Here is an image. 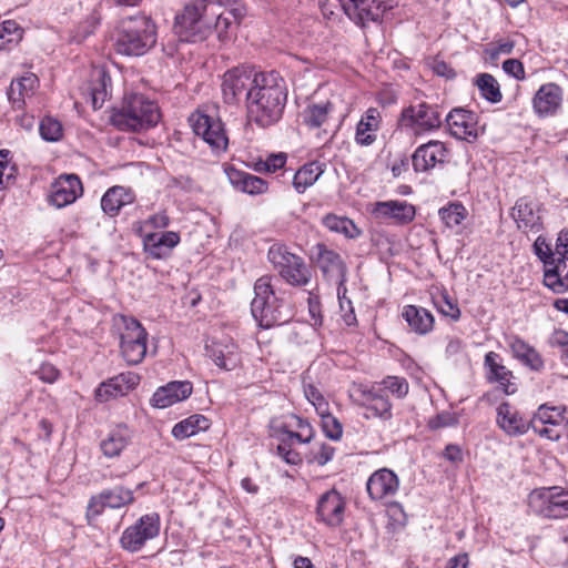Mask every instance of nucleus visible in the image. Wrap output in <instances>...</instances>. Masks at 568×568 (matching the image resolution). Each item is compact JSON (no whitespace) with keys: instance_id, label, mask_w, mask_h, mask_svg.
<instances>
[{"instance_id":"f257e3e1","label":"nucleus","mask_w":568,"mask_h":568,"mask_svg":"<svg viewBox=\"0 0 568 568\" xmlns=\"http://www.w3.org/2000/svg\"><path fill=\"white\" fill-rule=\"evenodd\" d=\"M215 8H224L222 12L230 14L236 26L245 16V8L236 0H190L183 11L175 17L174 32L181 41L197 42L211 34L209 12L215 14Z\"/></svg>"},{"instance_id":"f03ea898","label":"nucleus","mask_w":568,"mask_h":568,"mask_svg":"<svg viewBox=\"0 0 568 568\" xmlns=\"http://www.w3.org/2000/svg\"><path fill=\"white\" fill-rule=\"evenodd\" d=\"M287 99L284 79L274 71L260 72V80L246 93L247 116L261 128L280 121Z\"/></svg>"},{"instance_id":"7ed1b4c3","label":"nucleus","mask_w":568,"mask_h":568,"mask_svg":"<svg viewBox=\"0 0 568 568\" xmlns=\"http://www.w3.org/2000/svg\"><path fill=\"white\" fill-rule=\"evenodd\" d=\"M272 276H261L254 284V298L251 312L255 321L263 328L287 323L293 317L291 303L284 293H277L272 284Z\"/></svg>"},{"instance_id":"20e7f679","label":"nucleus","mask_w":568,"mask_h":568,"mask_svg":"<svg viewBox=\"0 0 568 568\" xmlns=\"http://www.w3.org/2000/svg\"><path fill=\"white\" fill-rule=\"evenodd\" d=\"M161 119L158 104L140 93L125 94L113 110L111 122L122 131H143L155 126Z\"/></svg>"},{"instance_id":"39448f33","label":"nucleus","mask_w":568,"mask_h":568,"mask_svg":"<svg viewBox=\"0 0 568 568\" xmlns=\"http://www.w3.org/2000/svg\"><path fill=\"white\" fill-rule=\"evenodd\" d=\"M156 43V27L146 16L128 17L118 28L116 51L125 55H142Z\"/></svg>"},{"instance_id":"423d86ee","label":"nucleus","mask_w":568,"mask_h":568,"mask_svg":"<svg viewBox=\"0 0 568 568\" xmlns=\"http://www.w3.org/2000/svg\"><path fill=\"white\" fill-rule=\"evenodd\" d=\"M115 323L122 327L120 348L123 358L129 365H138L146 354L148 332L134 317L119 315Z\"/></svg>"},{"instance_id":"0eeeda50","label":"nucleus","mask_w":568,"mask_h":568,"mask_svg":"<svg viewBox=\"0 0 568 568\" xmlns=\"http://www.w3.org/2000/svg\"><path fill=\"white\" fill-rule=\"evenodd\" d=\"M531 430L541 438L558 442L568 432L566 406L541 404L530 418Z\"/></svg>"},{"instance_id":"6e6552de","label":"nucleus","mask_w":568,"mask_h":568,"mask_svg":"<svg viewBox=\"0 0 568 568\" xmlns=\"http://www.w3.org/2000/svg\"><path fill=\"white\" fill-rule=\"evenodd\" d=\"M268 261L282 278L294 286H305L311 280V273L302 257L287 251L284 245L274 244L267 253Z\"/></svg>"},{"instance_id":"1a4fd4ad","label":"nucleus","mask_w":568,"mask_h":568,"mask_svg":"<svg viewBox=\"0 0 568 568\" xmlns=\"http://www.w3.org/2000/svg\"><path fill=\"white\" fill-rule=\"evenodd\" d=\"M442 123L440 108L427 102L404 108L399 118V125L416 135L435 131L442 126Z\"/></svg>"},{"instance_id":"9d476101","label":"nucleus","mask_w":568,"mask_h":568,"mask_svg":"<svg viewBox=\"0 0 568 568\" xmlns=\"http://www.w3.org/2000/svg\"><path fill=\"white\" fill-rule=\"evenodd\" d=\"M193 132L210 145L213 152H225L229 145V138L224 124L220 118L204 113L193 112L189 118Z\"/></svg>"},{"instance_id":"9b49d317","label":"nucleus","mask_w":568,"mask_h":568,"mask_svg":"<svg viewBox=\"0 0 568 568\" xmlns=\"http://www.w3.org/2000/svg\"><path fill=\"white\" fill-rule=\"evenodd\" d=\"M161 520L156 513L141 516L133 525L126 527L120 538L121 547L129 552L140 551L144 545L160 534Z\"/></svg>"},{"instance_id":"f8f14e48","label":"nucleus","mask_w":568,"mask_h":568,"mask_svg":"<svg viewBox=\"0 0 568 568\" xmlns=\"http://www.w3.org/2000/svg\"><path fill=\"white\" fill-rule=\"evenodd\" d=\"M530 506L547 518L568 517V490L560 487L544 488L534 491L529 498Z\"/></svg>"},{"instance_id":"ddd939ff","label":"nucleus","mask_w":568,"mask_h":568,"mask_svg":"<svg viewBox=\"0 0 568 568\" xmlns=\"http://www.w3.org/2000/svg\"><path fill=\"white\" fill-rule=\"evenodd\" d=\"M260 80V72L245 67H237L226 71L222 81V93L224 102L233 104L242 95L251 92L253 85Z\"/></svg>"},{"instance_id":"4468645a","label":"nucleus","mask_w":568,"mask_h":568,"mask_svg":"<svg viewBox=\"0 0 568 568\" xmlns=\"http://www.w3.org/2000/svg\"><path fill=\"white\" fill-rule=\"evenodd\" d=\"M134 501V493L124 486L106 488L93 495L88 503L87 518L89 521L99 517L104 508L119 509Z\"/></svg>"},{"instance_id":"2eb2a0df","label":"nucleus","mask_w":568,"mask_h":568,"mask_svg":"<svg viewBox=\"0 0 568 568\" xmlns=\"http://www.w3.org/2000/svg\"><path fill=\"white\" fill-rule=\"evenodd\" d=\"M540 211L541 205L536 200L521 196L511 207L510 216L519 231L539 233L544 229Z\"/></svg>"},{"instance_id":"dca6fc26","label":"nucleus","mask_w":568,"mask_h":568,"mask_svg":"<svg viewBox=\"0 0 568 568\" xmlns=\"http://www.w3.org/2000/svg\"><path fill=\"white\" fill-rule=\"evenodd\" d=\"M445 122L456 139L473 142L479 135L478 116L473 111L455 108L446 115Z\"/></svg>"},{"instance_id":"f3484780","label":"nucleus","mask_w":568,"mask_h":568,"mask_svg":"<svg viewBox=\"0 0 568 568\" xmlns=\"http://www.w3.org/2000/svg\"><path fill=\"white\" fill-rule=\"evenodd\" d=\"M341 4L348 18L362 27L379 21L388 9L382 0H344Z\"/></svg>"},{"instance_id":"a211bd4d","label":"nucleus","mask_w":568,"mask_h":568,"mask_svg":"<svg viewBox=\"0 0 568 568\" xmlns=\"http://www.w3.org/2000/svg\"><path fill=\"white\" fill-rule=\"evenodd\" d=\"M346 503L342 495L331 489L323 494L317 503L316 514L321 521L328 527H338L344 521Z\"/></svg>"},{"instance_id":"6ab92c4d","label":"nucleus","mask_w":568,"mask_h":568,"mask_svg":"<svg viewBox=\"0 0 568 568\" xmlns=\"http://www.w3.org/2000/svg\"><path fill=\"white\" fill-rule=\"evenodd\" d=\"M82 192V183L78 175H60L51 185L50 203L62 209L73 203Z\"/></svg>"},{"instance_id":"aec40b11","label":"nucleus","mask_w":568,"mask_h":568,"mask_svg":"<svg viewBox=\"0 0 568 568\" xmlns=\"http://www.w3.org/2000/svg\"><path fill=\"white\" fill-rule=\"evenodd\" d=\"M399 488L397 475L388 469L375 470L367 479L366 490L372 500L381 501L394 497Z\"/></svg>"},{"instance_id":"412c9836","label":"nucleus","mask_w":568,"mask_h":568,"mask_svg":"<svg viewBox=\"0 0 568 568\" xmlns=\"http://www.w3.org/2000/svg\"><path fill=\"white\" fill-rule=\"evenodd\" d=\"M311 258L316 263L326 277L338 278L341 283L345 281L346 265L337 252L329 250L322 243H318L312 248Z\"/></svg>"},{"instance_id":"4be33fe9","label":"nucleus","mask_w":568,"mask_h":568,"mask_svg":"<svg viewBox=\"0 0 568 568\" xmlns=\"http://www.w3.org/2000/svg\"><path fill=\"white\" fill-rule=\"evenodd\" d=\"M562 90L552 82L542 84L534 95L532 108L540 118L552 116L561 108Z\"/></svg>"},{"instance_id":"5701e85b","label":"nucleus","mask_w":568,"mask_h":568,"mask_svg":"<svg viewBox=\"0 0 568 568\" xmlns=\"http://www.w3.org/2000/svg\"><path fill=\"white\" fill-rule=\"evenodd\" d=\"M484 366L488 382L497 383L507 395L516 393L517 386L511 382V379H514V374L503 364L501 357L498 353L488 352L485 355Z\"/></svg>"},{"instance_id":"b1692460","label":"nucleus","mask_w":568,"mask_h":568,"mask_svg":"<svg viewBox=\"0 0 568 568\" xmlns=\"http://www.w3.org/2000/svg\"><path fill=\"white\" fill-rule=\"evenodd\" d=\"M496 413V423L498 427L508 436L519 437L531 429L530 419L526 420L508 402L499 404Z\"/></svg>"},{"instance_id":"393cba45","label":"nucleus","mask_w":568,"mask_h":568,"mask_svg":"<svg viewBox=\"0 0 568 568\" xmlns=\"http://www.w3.org/2000/svg\"><path fill=\"white\" fill-rule=\"evenodd\" d=\"M205 354L225 371L234 369L241 362L236 344L229 339H211L205 344Z\"/></svg>"},{"instance_id":"a878e982","label":"nucleus","mask_w":568,"mask_h":568,"mask_svg":"<svg viewBox=\"0 0 568 568\" xmlns=\"http://www.w3.org/2000/svg\"><path fill=\"white\" fill-rule=\"evenodd\" d=\"M192 390V383L187 381L170 382L154 392L150 403L155 408H166L190 397Z\"/></svg>"},{"instance_id":"bb28decb","label":"nucleus","mask_w":568,"mask_h":568,"mask_svg":"<svg viewBox=\"0 0 568 568\" xmlns=\"http://www.w3.org/2000/svg\"><path fill=\"white\" fill-rule=\"evenodd\" d=\"M446 149L439 141H429L418 146L412 155V164L416 172H426L437 163H443Z\"/></svg>"},{"instance_id":"cd10ccee","label":"nucleus","mask_w":568,"mask_h":568,"mask_svg":"<svg viewBox=\"0 0 568 568\" xmlns=\"http://www.w3.org/2000/svg\"><path fill=\"white\" fill-rule=\"evenodd\" d=\"M361 404L376 417L383 420H389L393 417L392 403L381 386L359 389Z\"/></svg>"},{"instance_id":"c85d7f7f","label":"nucleus","mask_w":568,"mask_h":568,"mask_svg":"<svg viewBox=\"0 0 568 568\" xmlns=\"http://www.w3.org/2000/svg\"><path fill=\"white\" fill-rule=\"evenodd\" d=\"M373 212L377 217L393 220L396 224L410 223L416 214L414 205L405 201L377 202Z\"/></svg>"},{"instance_id":"c756f323","label":"nucleus","mask_w":568,"mask_h":568,"mask_svg":"<svg viewBox=\"0 0 568 568\" xmlns=\"http://www.w3.org/2000/svg\"><path fill=\"white\" fill-rule=\"evenodd\" d=\"M139 384V376L134 373H122L103 382L95 390L99 400L105 402L110 397L122 396Z\"/></svg>"},{"instance_id":"7c9ffc66","label":"nucleus","mask_w":568,"mask_h":568,"mask_svg":"<svg viewBox=\"0 0 568 568\" xmlns=\"http://www.w3.org/2000/svg\"><path fill=\"white\" fill-rule=\"evenodd\" d=\"M180 242L176 232L150 233L143 239L145 252L153 258H164L170 255L173 247Z\"/></svg>"},{"instance_id":"2f4dec72","label":"nucleus","mask_w":568,"mask_h":568,"mask_svg":"<svg viewBox=\"0 0 568 568\" xmlns=\"http://www.w3.org/2000/svg\"><path fill=\"white\" fill-rule=\"evenodd\" d=\"M403 318L406 321L409 328L419 335H426L434 328L433 314L420 306L406 305L402 313Z\"/></svg>"},{"instance_id":"473e14b6","label":"nucleus","mask_w":568,"mask_h":568,"mask_svg":"<svg viewBox=\"0 0 568 568\" xmlns=\"http://www.w3.org/2000/svg\"><path fill=\"white\" fill-rule=\"evenodd\" d=\"M513 356L532 371H540L544 361L540 354L528 343L518 336L507 338Z\"/></svg>"},{"instance_id":"72a5a7b5","label":"nucleus","mask_w":568,"mask_h":568,"mask_svg":"<svg viewBox=\"0 0 568 568\" xmlns=\"http://www.w3.org/2000/svg\"><path fill=\"white\" fill-rule=\"evenodd\" d=\"M134 194L130 189L115 185L110 187L101 199V209L109 216H115L120 210L134 202Z\"/></svg>"},{"instance_id":"f704fd0d","label":"nucleus","mask_w":568,"mask_h":568,"mask_svg":"<svg viewBox=\"0 0 568 568\" xmlns=\"http://www.w3.org/2000/svg\"><path fill=\"white\" fill-rule=\"evenodd\" d=\"M283 437L276 447L277 455L288 465H298L302 462L300 453L293 449V440L298 443H311L312 436L303 432L282 430Z\"/></svg>"},{"instance_id":"c9c22d12","label":"nucleus","mask_w":568,"mask_h":568,"mask_svg":"<svg viewBox=\"0 0 568 568\" xmlns=\"http://www.w3.org/2000/svg\"><path fill=\"white\" fill-rule=\"evenodd\" d=\"M39 79L33 73H27L23 77L12 80L8 90V98L18 109H21L24 104L26 98L33 95Z\"/></svg>"},{"instance_id":"e433bc0d","label":"nucleus","mask_w":568,"mask_h":568,"mask_svg":"<svg viewBox=\"0 0 568 568\" xmlns=\"http://www.w3.org/2000/svg\"><path fill=\"white\" fill-rule=\"evenodd\" d=\"M130 440V429L124 425H119L101 440L100 448L105 457L114 458L120 456L122 450L129 445Z\"/></svg>"},{"instance_id":"4c0bfd02","label":"nucleus","mask_w":568,"mask_h":568,"mask_svg":"<svg viewBox=\"0 0 568 568\" xmlns=\"http://www.w3.org/2000/svg\"><path fill=\"white\" fill-rule=\"evenodd\" d=\"M381 114L375 108L368 109L361 118L356 128V142L361 145H371L376 140V132L379 129Z\"/></svg>"},{"instance_id":"58836bf2","label":"nucleus","mask_w":568,"mask_h":568,"mask_svg":"<svg viewBox=\"0 0 568 568\" xmlns=\"http://www.w3.org/2000/svg\"><path fill=\"white\" fill-rule=\"evenodd\" d=\"M229 178L231 183L244 193L256 195L267 191V182L251 173L233 170Z\"/></svg>"},{"instance_id":"ea45409f","label":"nucleus","mask_w":568,"mask_h":568,"mask_svg":"<svg viewBox=\"0 0 568 568\" xmlns=\"http://www.w3.org/2000/svg\"><path fill=\"white\" fill-rule=\"evenodd\" d=\"M210 426L211 423L209 418L201 414H194L175 424L172 428V436L175 439L182 440L192 437L200 432L207 430Z\"/></svg>"},{"instance_id":"a19ab883","label":"nucleus","mask_w":568,"mask_h":568,"mask_svg":"<svg viewBox=\"0 0 568 568\" xmlns=\"http://www.w3.org/2000/svg\"><path fill=\"white\" fill-rule=\"evenodd\" d=\"M565 268L566 262L562 258H557V262H555V264H549L545 268L544 283L555 293L560 294L568 290V284L566 283L565 275H561Z\"/></svg>"},{"instance_id":"79ce46f5","label":"nucleus","mask_w":568,"mask_h":568,"mask_svg":"<svg viewBox=\"0 0 568 568\" xmlns=\"http://www.w3.org/2000/svg\"><path fill=\"white\" fill-rule=\"evenodd\" d=\"M323 170L317 162H311L303 165L295 174L293 179V185L298 193H303L308 186L313 185Z\"/></svg>"},{"instance_id":"37998d69","label":"nucleus","mask_w":568,"mask_h":568,"mask_svg":"<svg viewBox=\"0 0 568 568\" xmlns=\"http://www.w3.org/2000/svg\"><path fill=\"white\" fill-rule=\"evenodd\" d=\"M332 110L333 104L329 101L310 104L303 111V121L310 128H318L326 121Z\"/></svg>"},{"instance_id":"c03bdc74","label":"nucleus","mask_w":568,"mask_h":568,"mask_svg":"<svg viewBox=\"0 0 568 568\" xmlns=\"http://www.w3.org/2000/svg\"><path fill=\"white\" fill-rule=\"evenodd\" d=\"M476 85L484 99L490 103H498L503 99L497 80L489 73H480L476 78Z\"/></svg>"},{"instance_id":"a18cd8bd","label":"nucleus","mask_w":568,"mask_h":568,"mask_svg":"<svg viewBox=\"0 0 568 568\" xmlns=\"http://www.w3.org/2000/svg\"><path fill=\"white\" fill-rule=\"evenodd\" d=\"M323 223L328 230L344 234L348 239H355L359 235V230L355 223L347 217L327 214L323 219Z\"/></svg>"},{"instance_id":"49530a36","label":"nucleus","mask_w":568,"mask_h":568,"mask_svg":"<svg viewBox=\"0 0 568 568\" xmlns=\"http://www.w3.org/2000/svg\"><path fill=\"white\" fill-rule=\"evenodd\" d=\"M95 81L91 89L92 105L94 109H100L109 95L111 77L101 69L95 72Z\"/></svg>"},{"instance_id":"de8ad7c7","label":"nucleus","mask_w":568,"mask_h":568,"mask_svg":"<svg viewBox=\"0 0 568 568\" xmlns=\"http://www.w3.org/2000/svg\"><path fill=\"white\" fill-rule=\"evenodd\" d=\"M438 214L444 224L447 227L453 229L460 225L462 222L466 219L467 210L462 203L453 202L442 207L438 211Z\"/></svg>"},{"instance_id":"09e8293b","label":"nucleus","mask_w":568,"mask_h":568,"mask_svg":"<svg viewBox=\"0 0 568 568\" xmlns=\"http://www.w3.org/2000/svg\"><path fill=\"white\" fill-rule=\"evenodd\" d=\"M220 8H215V14L209 12V21L211 22V32L214 30L220 41L230 39V30L236 24L232 22L230 14L219 11Z\"/></svg>"},{"instance_id":"8fccbe9b","label":"nucleus","mask_w":568,"mask_h":568,"mask_svg":"<svg viewBox=\"0 0 568 568\" xmlns=\"http://www.w3.org/2000/svg\"><path fill=\"white\" fill-rule=\"evenodd\" d=\"M335 448L326 443L315 442L310 452L305 455L308 464H317L324 466L333 459Z\"/></svg>"},{"instance_id":"3c124183","label":"nucleus","mask_w":568,"mask_h":568,"mask_svg":"<svg viewBox=\"0 0 568 568\" xmlns=\"http://www.w3.org/2000/svg\"><path fill=\"white\" fill-rule=\"evenodd\" d=\"M22 29L13 20L3 21L0 24V50L7 49L10 44H16L22 39Z\"/></svg>"},{"instance_id":"603ef678","label":"nucleus","mask_w":568,"mask_h":568,"mask_svg":"<svg viewBox=\"0 0 568 568\" xmlns=\"http://www.w3.org/2000/svg\"><path fill=\"white\" fill-rule=\"evenodd\" d=\"M40 135L49 142L59 141L62 138V124L54 118L45 116L41 120L39 126Z\"/></svg>"},{"instance_id":"864d4df0","label":"nucleus","mask_w":568,"mask_h":568,"mask_svg":"<svg viewBox=\"0 0 568 568\" xmlns=\"http://www.w3.org/2000/svg\"><path fill=\"white\" fill-rule=\"evenodd\" d=\"M378 386L386 393H392L397 398H404L409 390L408 382L399 376H386Z\"/></svg>"},{"instance_id":"5fc2aeb1","label":"nucleus","mask_w":568,"mask_h":568,"mask_svg":"<svg viewBox=\"0 0 568 568\" xmlns=\"http://www.w3.org/2000/svg\"><path fill=\"white\" fill-rule=\"evenodd\" d=\"M100 16L93 11L84 21H82L75 29L72 37L73 41L80 43L91 36L97 27L100 24Z\"/></svg>"},{"instance_id":"6e6d98bb","label":"nucleus","mask_w":568,"mask_h":568,"mask_svg":"<svg viewBox=\"0 0 568 568\" xmlns=\"http://www.w3.org/2000/svg\"><path fill=\"white\" fill-rule=\"evenodd\" d=\"M304 395L307 400L314 406L316 413L325 414L328 407L327 400L324 398L320 389L311 383L303 384Z\"/></svg>"},{"instance_id":"4d7b16f0","label":"nucleus","mask_w":568,"mask_h":568,"mask_svg":"<svg viewBox=\"0 0 568 568\" xmlns=\"http://www.w3.org/2000/svg\"><path fill=\"white\" fill-rule=\"evenodd\" d=\"M9 151L0 152V190L11 185L16 179V166L8 160Z\"/></svg>"},{"instance_id":"13d9d810","label":"nucleus","mask_w":568,"mask_h":568,"mask_svg":"<svg viewBox=\"0 0 568 568\" xmlns=\"http://www.w3.org/2000/svg\"><path fill=\"white\" fill-rule=\"evenodd\" d=\"M322 418V428L327 437L337 440L341 438L343 429L341 423L332 416L329 409L325 414L318 415Z\"/></svg>"},{"instance_id":"bf43d9fd","label":"nucleus","mask_w":568,"mask_h":568,"mask_svg":"<svg viewBox=\"0 0 568 568\" xmlns=\"http://www.w3.org/2000/svg\"><path fill=\"white\" fill-rule=\"evenodd\" d=\"M437 311L444 316L450 317L453 321H458L460 317V310L449 296L444 293L435 302Z\"/></svg>"},{"instance_id":"052dcab7","label":"nucleus","mask_w":568,"mask_h":568,"mask_svg":"<svg viewBox=\"0 0 568 568\" xmlns=\"http://www.w3.org/2000/svg\"><path fill=\"white\" fill-rule=\"evenodd\" d=\"M286 163V154L285 153H276L271 154L266 158L265 161L258 162L256 164L257 171H266L270 173L276 172L282 169Z\"/></svg>"},{"instance_id":"680f3d73","label":"nucleus","mask_w":568,"mask_h":568,"mask_svg":"<svg viewBox=\"0 0 568 568\" xmlns=\"http://www.w3.org/2000/svg\"><path fill=\"white\" fill-rule=\"evenodd\" d=\"M549 343L551 346L561 349V359L568 365V332L562 329L555 331L550 336Z\"/></svg>"},{"instance_id":"e2e57ef3","label":"nucleus","mask_w":568,"mask_h":568,"mask_svg":"<svg viewBox=\"0 0 568 568\" xmlns=\"http://www.w3.org/2000/svg\"><path fill=\"white\" fill-rule=\"evenodd\" d=\"M503 70L517 80L525 79V69L523 63L517 59H508L503 62Z\"/></svg>"},{"instance_id":"0e129e2a","label":"nucleus","mask_w":568,"mask_h":568,"mask_svg":"<svg viewBox=\"0 0 568 568\" xmlns=\"http://www.w3.org/2000/svg\"><path fill=\"white\" fill-rule=\"evenodd\" d=\"M457 423L458 418L454 414L449 412H443L438 414L434 420L430 422V425L434 428H439L455 426Z\"/></svg>"},{"instance_id":"69168bd1","label":"nucleus","mask_w":568,"mask_h":568,"mask_svg":"<svg viewBox=\"0 0 568 568\" xmlns=\"http://www.w3.org/2000/svg\"><path fill=\"white\" fill-rule=\"evenodd\" d=\"M556 251L565 262L568 260V230H561L556 242Z\"/></svg>"},{"instance_id":"338daca9","label":"nucleus","mask_w":568,"mask_h":568,"mask_svg":"<svg viewBox=\"0 0 568 568\" xmlns=\"http://www.w3.org/2000/svg\"><path fill=\"white\" fill-rule=\"evenodd\" d=\"M534 246L536 255L544 262L545 266H548L549 264H555V262H557V260L554 258V254L551 253L548 245H546L547 251H544V248H541L540 237L537 239Z\"/></svg>"},{"instance_id":"774afa93","label":"nucleus","mask_w":568,"mask_h":568,"mask_svg":"<svg viewBox=\"0 0 568 568\" xmlns=\"http://www.w3.org/2000/svg\"><path fill=\"white\" fill-rule=\"evenodd\" d=\"M444 457L454 464H459L463 462V452L459 446L449 444L444 450Z\"/></svg>"}]
</instances>
